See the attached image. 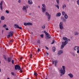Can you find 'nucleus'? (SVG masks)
Here are the masks:
<instances>
[{
	"label": "nucleus",
	"mask_w": 79,
	"mask_h": 79,
	"mask_svg": "<svg viewBox=\"0 0 79 79\" xmlns=\"http://www.w3.org/2000/svg\"><path fill=\"white\" fill-rule=\"evenodd\" d=\"M66 68V67L65 66H62V68H58V69L59 70V71H60V73L62 74H64L65 73V69Z\"/></svg>",
	"instance_id": "nucleus-1"
},
{
	"label": "nucleus",
	"mask_w": 79,
	"mask_h": 79,
	"mask_svg": "<svg viewBox=\"0 0 79 79\" xmlns=\"http://www.w3.org/2000/svg\"><path fill=\"white\" fill-rule=\"evenodd\" d=\"M68 43V42L67 41H65L64 42H62V45L60 48L61 49H63L64 48V47Z\"/></svg>",
	"instance_id": "nucleus-2"
},
{
	"label": "nucleus",
	"mask_w": 79,
	"mask_h": 79,
	"mask_svg": "<svg viewBox=\"0 0 79 79\" xmlns=\"http://www.w3.org/2000/svg\"><path fill=\"white\" fill-rule=\"evenodd\" d=\"M43 7H42V11L43 13H45V11H46V6L45 4H43L42 5Z\"/></svg>",
	"instance_id": "nucleus-3"
},
{
	"label": "nucleus",
	"mask_w": 79,
	"mask_h": 79,
	"mask_svg": "<svg viewBox=\"0 0 79 79\" xmlns=\"http://www.w3.org/2000/svg\"><path fill=\"white\" fill-rule=\"evenodd\" d=\"M15 70H17V69H18V70H20L21 67L19 65H16L15 66Z\"/></svg>",
	"instance_id": "nucleus-4"
},
{
	"label": "nucleus",
	"mask_w": 79,
	"mask_h": 79,
	"mask_svg": "<svg viewBox=\"0 0 79 79\" xmlns=\"http://www.w3.org/2000/svg\"><path fill=\"white\" fill-rule=\"evenodd\" d=\"M52 64H54H54L55 66H56V64L58 63V60H55L54 61L53 60H52Z\"/></svg>",
	"instance_id": "nucleus-5"
},
{
	"label": "nucleus",
	"mask_w": 79,
	"mask_h": 79,
	"mask_svg": "<svg viewBox=\"0 0 79 79\" xmlns=\"http://www.w3.org/2000/svg\"><path fill=\"white\" fill-rule=\"evenodd\" d=\"M46 16H48V20L49 21L50 19V17H51V15H49V14L48 12H46Z\"/></svg>",
	"instance_id": "nucleus-6"
},
{
	"label": "nucleus",
	"mask_w": 79,
	"mask_h": 79,
	"mask_svg": "<svg viewBox=\"0 0 79 79\" xmlns=\"http://www.w3.org/2000/svg\"><path fill=\"white\" fill-rule=\"evenodd\" d=\"M63 22H60L59 24V27L60 29H63Z\"/></svg>",
	"instance_id": "nucleus-7"
},
{
	"label": "nucleus",
	"mask_w": 79,
	"mask_h": 79,
	"mask_svg": "<svg viewBox=\"0 0 79 79\" xmlns=\"http://www.w3.org/2000/svg\"><path fill=\"white\" fill-rule=\"evenodd\" d=\"M15 27L17 28L18 29H22V27H19V26L17 25V24H15L14 25Z\"/></svg>",
	"instance_id": "nucleus-8"
},
{
	"label": "nucleus",
	"mask_w": 79,
	"mask_h": 79,
	"mask_svg": "<svg viewBox=\"0 0 79 79\" xmlns=\"http://www.w3.org/2000/svg\"><path fill=\"white\" fill-rule=\"evenodd\" d=\"M23 11L27 13V10H26V6H23Z\"/></svg>",
	"instance_id": "nucleus-9"
},
{
	"label": "nucleus",
	"mask_w": 79,
	"mask_h": 79,
	"mask_svg": "<svg viewBox=\"0 0 79 79\" xmlns=\"http://www.w3.org/2000/svg\"><path fill=\"white\" fill-rule=\"evenodd\" d=\"M28 4H29V5H32V4L33 3V2H32V0H28Z\"/></svg>",
	"instance_id": "nucleus-10"
},
{
	"label": "nucleus",
	"mask_w": 79,
	"mask_h": 79,
	"mask_svg": "<svg viewBox=\"0 0 79 79\" xmlns=\"http://www.w3.org/2000/svg\"><path fill=\"white\" fill-rule=\"evenodd\" d=\"M68 76H69V77H70V78H73V77H74V75H73V74L70 73L68 74Z\"/></svg>",
	"instance_id": "nucleus-11"
},
{
	"label": "nucleus",
	"mask_w": 79,
	"mask_h": 79,
	"mask_svg": "<svg viewBox=\"0 0 79 79\" xmlns=\"http://www.w3.org/2000/svg\"><path fill=\"white\" fill-rule=\"evenodd\" d=\"M61 14L60 12H59L57 13L56 16L57 17H60L61 16Z\"/></svg>",
	"instance_id": "nucleus-12"
},
{
	"label": "nucleus",
	"mask_w": 79,
	"mask_h": 79,
	"mask_svg": "<svg viewBox=\"0 0 79 79\" xmlns=\"http://www.w3.org/2000/svg\"><path fill=\"white\" fill-rule=\"evenodd\" d=\"M50 37H51V36H50V35H47V36H46L45 39H46L47 40V39H50Z\"/></svg>",
	"instance_id": "nucleus-13"
},
{
	"label": "nucleus",
	"mask_w": 79,
	"mask_h": 79,
	"mask_svg": "<svg viewBox=\"0 0 79 79\" xmlns=\"http://www.w3.org/2000/svg\"><path fill=\"white\" fill-rule=\"evenodd\" d=\"M9 35H11V37H12V36H13V32L12 31H9Z\"/></svg>",
	"instance_id": "nucleus-14"
},
{
	"label": "nucleus",
	"mask_w": 79,
	"mask_h": 79,
	"mask_svg": "<svg viewBox=\"0 0 79 79\" xmlns=\"http://www.w3.org/2000/svg\"><path fill=\"white\" fill-rule=\"evenodd\" d=\"M74 50H79V47L77 46H75L74 48Z\"/></svg>",
	"instance_id": "nucleus-15"
},
{
	"label": "nucleus",
	"mask_w": 79,
	"mask_h": 79,
	"mask_svg": "<svg viewBox=\"0 0 79 79\" xmlns=\"http://www.w3.org/2000/svg\"><path fill=\"white\" fill-rule=\"evenodd\" d=\"M62 53H63V51H60L58 53V55H60L62 54Z\"/></svg>",
	"instance_id": "nucleus-16"
},
{
	"label": "nucleus",
	"mask_w": 79,
	"mask_h": 79,
	"mask_svg": "<svg viewBox=\"0 0 79 79\" xmlns=\"http://www.w3.org/2000/svg\"><path fill=\"white\" fill-rule=\"evenodd\" d=\"M61 19L62 20H63L64 22H66V19H64V18L63 17H61Z\"/></svg>",
	"instance_id": "nucleus-17"
},
{
	"label": "nucleus",
	"mask_w": 79,
	"mask_h": 79,
	"mask_svg": "<svg viewBox=\"0 0 79 79\" xmlns=\"http://www.w3.org/2000/svg\"><path fill=\"white\" fill-rule=\"evenodd\" d=\"M64 17L65 18V19H67L68 18V15H67V14H65L64 15Z\"/></svg>",
	"instance_id": "nucleus-18"
},
{
	"label": "nucleus",
	"mask_w": 79,
	"mask_h": 79,
	"mask_svg": "<svg viewBox=\"0 0 79 79\" xmlns=\"http://www.w3.org/2000/svg\"><path fill=\"white\" fill-rule=\"evenodd\" d=\"M74 35H79V32H77V31H76L74 32Z\"/></svg>",
	"instance_id": "nucleus-19"
},
{
	"label": "nucleus",
	"mask_w": 79,
	"mask_h": 79,
	"mask_svg": "<svg viewBox=\"0 0 79 79\" xmlns=\"http://www.w3.org/2000/svg\"><path fill=\"white\" fill-rule=\"evenodd\" d=\"M11 58L10 57L7 58V61L8 62H11Z\"/></svg>",
	"instance_id": "nucleus-20"
},
{
	"label": "nucleus",
	"mask_w": 79,
	"mask_h": 79,
	"mask_svg": "<svg viewBox=\"0 0 79 79\" xmlns=\"http://www.w3.org/2000/svg\"><path fill=\"white\" fill-rule=\"evenodd\" d=\"M66 4H64L62 5V8L63 9H64V8H66Z\"/></svg>",
	"instance_id": "nucleus-21"
},
{
	"label": "nucleus",
	"mask_w": 79,
	"mask_h": 79,
	"mask_svg": "<svg viewBox=\"0 0 79 79\" xmlns=\"http://www.w3.org/2000/svg\"><path fill=\"white\" fill-rule=\"evenodd\" d=\"M52 50H53V52H55V50H56V48H55V47H53Z\"/></svg>",
	"instance_id": "nucleus-22"
},
{
	"label": "nucleus",
	"mask_w": 79,
	"mask_h": 79,
	"mask_svg": "<svg viewBox=\"0 0 79 79\" xmlns=\"http://www.w3.org/2000/svg\"><path fill=\"white\" fill-rule=\"evenodd\" d=\"M44 32L46 36H47V35H49L48 33L47 32H46V31H44Z\"/></svg>",
	"instance_id": "nucleus-23"
},
{
	"label": "nucleus",
	"mask_w": 79,
	"mask_h": 79,
	"mask_svg": "<svg viewBox=\"0 0 79 79\" xmlns=\"http://www.w3.org/2000/svg\"><path fill=\"white\" fill-rule=\"evenodd\" d=\"M28 26H32V23L28 22Z\"/></svg>",
	"instance_id": "nucleus-24"
},
{
	"label": "nucleus",
	"mask_w": 79,
	"mask_h": 79,
	"mask_svg": "<svg viewBox=\"0 0 79 79\" xmlns=\"http://www.w3.org/2000/svg\"><path fill=\"white\" fill-rule=\"evenodd\" d=\"M62 39H63L64 40H65H65L67 41V38H66L65 37H63Z\"/></svg>",
	"instance_id": "nucleus-25"
},
{
	"label": "nucleus",
	"mask_w": 79,
	"mask_h": 79,
	"mask_svg": "<svg viewBox=\"0 0 79 79\" xmlns=\"http://www.w3.org/2000/svg\"><path fill=\"white\" fill-rule=\"evenodd\" d=\"M1 20H5V17L3 16H1Z\"/></svg>",
	"instance_id": "nucleus-26"
},
{
	"label": "nucleus",
	"mask_w": 79,
	"mask_h": 79,
	"mask_svg": "<svg viewBox=\"0 0 79 79\" xmlns=\"http://www.w3.org/2000/svg\"><path fill=\"white\" fill-rule=\"evenodd\" d=\"M3 57L5 60V61H6L7 60V59H6V56L5 55H3Z\"/></svg>",
	"instance_id": "nucleus-27"
},
{
	"label": "nucleus",
	"mask_w": 79,
	"mask_h": 79,
	"mask_svg": "<svg viewBox=\"0 0 79 79\" xmlns=\"http://www.w3.org/2000/svg\"><path fill=\"white\" fill-rule=\"evenodd\" d=\"M56 2L57 5L60 4V0H56Z\"/></svg>",
	"instance_id": "nucleus-28"
},
{
	"label": "nucleus",
	"mask_w": 79,
	"mask_h": 79,
	"mask_svg": "<svg viewBox=\"0 0 79 79\" xmlns=\"http://www.w3.org/2000/svg\"><path fill=\"white\" fill-rule=\"evenodd\" d=\"M34 75L35 76H37V75H38V74H37V72H34Z\"/></svg>",
	"instance_id": "nucleus-29"
},
{
	"label": "nucleus",
	"mask_w": 79,
	"mask_h": 79,
	"mask_svg": "<svg viewBox=\"0 0 79 79\" xmlns=\"http://www.w3.org/2000/svg\"><path fill=\"white\" fill-rule=\"evenodd\" d=\"M24 26H27L28 25V22L27 23H24Z\"/></svg>",
	"instance_id": "nucleus-30"
},
{
	"label": "nucleus",
	"mask_w": 79,
	"mask_h": 79,
	"mask_svg": "<svg viewBox=\"0 0 79 79\" xmlns=\"http://www.w3.org/2000/svg\"><path fill=\"white\" fill-rule=\"evenodd\" d=\"M65 14V12H64V11H63L62 12V15H63L64 16V14Z\"/></svg>",
	"instance_id": "nucleus-31"
},
{
	"label": "nucleus",
	"mask_w": 79,
	"mask_h": 79,
	"mask_svg": "<svg viewBox=\"0 0 79 79\" xmlns=\"http://www.w3.org/2000/svg\"><path fill=\"white\" fill-rule=\"evenodd\" d=\"M2 4H3V1H2L0 3V6H2Z\"/></svg>",
	"instance_id": "nucleus-32"
},
{
	"label": "nucleus",
	"mask_w": 79,
	"mask_h": 79,
	"mask_svg": "<svg viewBox=\"0 0 79 79\" xmlns=\"http://www.w3.org/2000/svg\"><path fill=\"white\" fill-rule=\"evenodd\" d=\"M42 27V29H44L45 28V25H44Z\"/></svg>",
	"instance_id": "nucleus-33"
},
{
	"label": "nucleus",
	"mask_w": 79,
	"mask_h": 79,
	"mask_svg": "<svg viewBox=\"0 0 79 79\" xmlns=\"http://www.w3.org/2000/svg\"><path fill=\"white\" fill-rule=\"evenodd\" d=\"M14 61H15V60H14V59L11 60V62L13 64H14Z\"/></svg>",
	"instance_id": "nucleus-34"
},
{
	"label": "nucleus",
	"mask_w": 79,
	"mask_h": 79,
	"mask_svg": "<svg viewBox=\"0 0 79 79\" xmlns=\"http://www.w3.org/2000/svg\"><path fill=\"white\" fill-rule=\"evenodd\" d=\"M56 7L57 8L58 10V9H59V6L58 5H56Z\"/></svg>",
	"instance_id": "nucleus-35"
},
{
	"label": "nucleus",
	"mask_w": 79,
	"mask_h": 79,
	"mask_svg": "<svg viewBox=\"0 0 79 79\" xmlns=\"http://www.w3.org/2000/svg\"><path fill=\"white\" fill-rule=\"evenodd\" d=\"M40 37H41L42 38H44V34H42L41 35Z\"/></svg>",
	"instance_id": "nucleus-36"
},
{
	"label": "nucleus",
	"mask_w": 79,
	"mask_h": 79,
	"mask_svg": "<svg viewBox=\"0 0 79 79\" xmlns=\"http://www.w3.org/2000/svg\"><path fill=\"white\" fill-rule=\"evenodd\" d=\"M55 43V40H53L52 41V43H51L52 44H53Z\"/></svg>",
	"instance_id": "nucleus-37"
},
{
	"label": "nucleus",
	"mask_w": 79,
	"mask_h": 79,
	"mask_svg": "<svg viewBox=\"0 0 79 79\" xmlns=\"http://www.w3.org/2000/svg\"><path fill=\"white\" fill-rule=\"evenodd\" d=\"M6 13H7V14L9 13V11H8V10H6Z\"/></svg>",
	"instance_id": "nucleus-38"
},
{
	"label": "nucleus",
	"mask_w": 79,
	"mask_h": 79,
	"mask_svg": "<svg viewBox=\"0 0 79 79\" xmlns=\"http://www.w3.org/2000/svg\"><path fill=\"white\" fill-rule=\"evenodd\" d=\"M6 24H4L3 25V27H6Z\"/></svg>",
	"instance_id": "nucleus-39"
},
{
	"label": "nucleus",
	"mask_w": 79,
	"mask_h": 79,
	"mask_svg": "<svg viewBox=\"0 0 79 79\" xmlns=\"http://www.w3.org/2000/svg\"><path fill=\"white\" fill-rule=\"evenodd\" d=\"M32 54H31L30 56V58H32Z\"/></svg>",
	"instance_id": "nucleus-40"
},
{
	"label": "nucleus",
	"mask_w": 79,
	"mask_h": 79,
	"mask_svg": "<svg viewBox=\"0 0 79 79\" xmlns=\"http://www.w3.org/2000/svg\"><path fill=\"white\" fill-rule=\"evenodd\" d=\"M71 41V40H70V39H67V42H68V41Z\"/></svg>",
	"instance_id": "nucleus-41"
},
{
	"label": "nucleus",
	"mask_w": 79,
	"mask_h": 79,
	"mask_svg": "<svg viewBox=\"0 0 79 79\" xmlns=\"http://www.w3.org/2000/svg\"><path fill=\"white\" fill-rule=\"evenodd\" d=\"M38 44H40V40H38Z\"/></svg>",
	"instance_id": "nucleus-42"
},
{
	"label": "nucleus",
	"mask_w": 79,
	"mask_h": 79,
	"mask_svg": "<svg viewBox=\"0 0 79 79\" xmlns=\"http://www.w3.org/2000/svg\"><path fill=\"white\" fill-rule=\"evenodd\" d=\"M0 7L1 10H3V7H2V6H0Z\"/></svg>",
	"instance_id": "nucleus-43"
},
{
	"label": "nucleus",
	"mask_w": 79,
	"mask_h": 79,
	"mask_svg": "<svg viewBox=\"0 0 79 79\" xmlns=\"http://www.w3.org/2000/svg\"><path fill=\"white\" fill-rule=\"evenodd\" d=\"M11 73V74H12V75H13V76H15V73H14L12 72V73Z\"/></svg>",
	"instance_id": "nucleus-44"
},
{
	"label": "nucleus",
	"mask_w": 79,
	"mask_h": 79,
	"mask_svg": "<svg viewBox=\"0 0 79 79\" xmlns=\"http://www.w3.org/2000/svg\"><path fill=\"white\" fill-rule=\"evenodd\" d=\"M13 41L12 40H10L9 42H13Z\"/></svg>",
	"instance_id": "nucleus-45"
},
{
	"label": "nucleus",
	"mask_w": 79,
	"mask_h": 79,
	"mask_svg": "<svg viewBox=\"0 0 79 79\" xmlns=\"http://www.w3.org/2000/svg\"><path fill=\"white\" fill-rule=\"evenodd\" d=\"M20 70V73H23V70H21V68H20V70Z\"/></svg>",
	"instance_id": "nucleus-46"
},
{
	"label": "nucleus",
	"mask_w": 79,
	"mask_h": 79,
	"mask_svg": "<svg viewBox=\"0 0 79 79\" xmlns=\"http://www.w3.org/2000/svg\"><path fill=\"white\" fill-rule=\"evenodd\" d=\"M6 31H8V30H9V29L8 28H6Z\"/></svg>",
	"instance_id": "nucleus-47"
},
{
	"label": "nucleus",
	"mask_w": 79,
	"mask_h": 79,
	"mask_svg": "<svg viewBox=\"0 0 79 79\" xmlns=\"http://www.w3.org/2000/svg\"><path fill=\"white\" fill-rule=\"evenodd\" d=\"M18 3H21V0H19L18 1Z\"/></svg>",
	"instance_id": "nucleus-48"
},
{
	"label": "nucleus",
	"mask_w": 79,
	"mask_h": 79,
	"mask_svg": "<svg viewBox=\"0 0 79 79\" xmlns=\"http://www.w3.org/2000/svg\"><path fill=\"white\" fill-rule=\"evenodd\" d=\"M45 47H46V49H47V50H49L48 48L47 47V46H45Z\"/></svg>",
	"instance_id": "nucleus-49"
},
{
	"label": "nucleus",
	"mask_w": 79,
	"mask_h": 79,
	"mask_svg": "<svg viewBox=\"0 0 79 79\" xmlns=\"http://www.w3.org/2000/svg\"><path fill=\"white\" fill-rule=\"evenodd\" d=\"M77 53H79V50H77Z\"/></svg>",
	"instance_id": "nucleus-50"
},
{
	"label": "nucleus",
	"mask_w": 79,
	"mask_h": 79,
	"mask_svg": "<svg viewBox=\"0 0 79 79\" xmlns=\"http://www.w3.org/2000/svg\"><path fill=\"white\" fill-rule=\"evenodd\" d=\"M8 37H11V35H9H9H8Z\"/></svg>",
	"instance_id": "nucleus-51"
},
{
	"label": "nucleus",
	"mask_w": 79,
	"mask_h": 79,
	"mask_svg": "<svg viewBox=\"0 0 79 79\" xmlns=\"http://www.w3.org/2000/svg\"><path fill=\"white\" fill-rule=\"evenodd\" d=\"M38 52H40V49L38 48Z\"/></svg>",
	"instance_id": "nucleus-52"
},
{
	"label": "nucleus",
	"mask_w": 79,
	"mask_h": 79,
	"mask_svg": "<svg viewBox=\"0 0 79 79\" xmlns=\"http://www.w3.org/2000/svg\"><path fill=\"white\" fill-rule=\"evenodd\" d=\"M23 60V57H21L20 58V60Z\"/></svg>",
	"instance_id": "nucleus-53"
},
{
	"label": "nucleus",
	"mask_w": 79,
	"mask_h": 79,
	"mask_svg": "<svg viewBox=\"0 0 79 79\" xmlns=\"http://www.w3.org/2000/svg\"><path fill=\"white\" fill-rule=\"evenodd\" d=\"M46 54H47V55H48V53L47 52H46Z\"/></svg>",
	"instance_id": "nucleus-54"
},
{
	"label": "nucleus",
	"mask_w": 79,
	"mask_h": 79,
	"mask_svg": "<svg viewBox=\"0 0 79 79\" xmlns=\"http://www.w3.org/2000/svg\"><path fill=\"white\" fill-rule=\"evenodd\" d=\"M73 56H75V54H73Z\"/></svg>",
	"instance_id": "nucleus-55"
},
{
	"label": "nucleus",
	"mask_w": 79,
	"mask_h": 79,
	"mask_svg": "<svg viewBox=\"0 0 79 79\" xmlns=\"http://www.w3.org/2000/svg\"><path fill=\"white\" fill-rule=\"evenodd\" d=\"M29 15H31V13H30L29 14Z\"/></svg>",
	"instance_id": "nucleus-56"
},
{
	"label": "nucleus",
	"mask_w": 79,
	"mask_h": 79,
	"mask_svg": "<svg viewBox=\"0 0 79 79\" xmlns=\"http://www.w3.org/2000/svg\"><path fill=\"white\" fill-rule=\"evenodd\" d=\"M1 64V61L0 60V65Z\"/></svg>",
	"instance_id": "nucleus-57"
},
{
	"label": "nucleus",
	"mask_w": 79,
	"mask_h": 79,
	"mask_svg": "<svg viewBox=\"0 0 79 79\" xmlns=\"http://www.w3.org/2000/svg\"><path fill=\"white\" fill-rule=\"evenodd\" d=\"M7 79H10V78L9 77H8Z\"/></svg>",
	"instance_id": "nucleus-58"
},
{
	"label": "nucleus",
	"mask_w": 79,
	"mask_h": 79,
	"mask_svg": "<svg viewBox=\"0 0 79 79\" xmlns=\"http://www.w3.org/2000/svg\"><path fill=\"white\" fill-rule=\"evenodd\" d=\"M2 71V70H1V69H0V72H1Z\"/></svg>",
	"instance_id": "nucleus-59"
},
{
	"label": "nucleus",
	"mask_w": 79,
	"mask_h": 79,
	"mask_svg": "<svg viewBox=\"0 0 79 79\" xmlns=\"http://www.w3.org/2000/svg\"><path fill=\"white\" fill-rule=\"evenodd\" d=\"M40 6H38V8H40Z\"/></svg>",
	"instance_id": "nucleus-60"
},
{
	"label": "nucleus",
	"mask_w": 79,
	"mask_h": 79,
	"mask_svg": "<svg viewBox=\"0 0 79 79\" xmlns=\"http://www.w3.org/2000/svg\"><path fill=\"white\" fill-rule=\"evenodd\" d=\"M3 30H2V33H3Z\"/></svg>",
	"instance_id": "nucleus-61"
},
{
	"label": "nucleus",
	"mask_w": 79,
	"mask_h": 79,
	"mask_svg": "<svg viewBox=\"0 0 79 79\" xmlns=\"http://www.w3.org/2000/svg\"><path fill=\"white\" fill-rule=\"evenodd\" d=\"M31 34H33V33L32 32Z\"/></svg>",
	"instance_id": "nucleus-62"
},
{
	"label": "nucleus",
	"mask_w": 79,
	"mask_h": 79,
	"mask_svg": "<svg viewBox=\"0 0 79 79\" xmlns=\"http://www.w3.org/2000/svg\"><path fill=\"white\" fill-rule=\"evenodd\" d=\"M27 79H29V78H28Z\"/></svg>",
	"instance_id": "nucleus-63"
},
{
	"label": "nucleus",
	"mask_w": 79,
	"mask_h": 79,
	"mask_svg": "<svg viewBox=\"0 0 79 79\" xmlns=\"http://www.w3.org/2000/svg\"><path fill=\"white\" fill-rule=\"evenodd\" d=\"M45 79H47V78H46Z\"/></svg>",
	"instance_id": "nucleus-64"
}]
</instances>
